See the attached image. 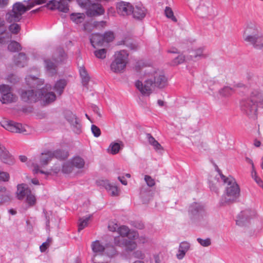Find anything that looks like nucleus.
<instances>
[{
  "label": "nucleus",
  "mask_w": 263,
  "mask_h": 263,
  "mask_svg": "<svg viewBox=\"0 0 263 263\" xmlns=\"http://www.w3.org/2000/svg\"><path fill=\"white\" fill-rule=\"evenodd\" d=\"M9 179V175L6 172L0 171V181H7Z\"/></svg>",
  "instance_id": "obj_58"
},
{
  "label": "nucleus",
  "mask_w": 263,
  "mask_h": 263,
  "mask_svg": "<svg viewBox=\"0 0 263 263\" xmlns=\"http://www.w3.org/2000/svg\"><path fill=\"white\" fill-rule=\"evenodd\" d=\"M1 125L6 130L12 133H23L26 132L25 127L22 124L11 120L4 121Z\"/></svg>",
  "instance_id": "obj_10"
},
{
  "label": "nucleus",
  "mask_w": 263,
  "mask_h": 263,
  "mask_svg": "<svg viewBox=\"0 0 263 263\" xmlns=\"http://www.w3.org/2000/svg\"><path fill=\"white\" fill-rule=\"evenodd\" d=\"M191 245L187 241H183L180 243L178 253L176 257L178 259H182L184 258L186 253L190 250Z\"/></svg>",
  "instance_id": "obj_20"
},
{
  "label": "nucleus",
  "mask_w": 263,
  "mask_h": 263,
  "mask_svg": "<svg viewBox=\"0 0 263 263\" xmlns=\"http://www.w3.org/2000/svg\"><path fill=\"white\" fill-rule=\"evenodd\" d=\"M233 91V89L228 86L223 87L219 90V93L223 97H228Z\"/></svg>",
  "instance_id": "obj_46"
},
{
  "label": "nucleus",
  "mask_w": 263,
  "mask_h": 263,
  "mask_svg": "<svg viewBox=\"0 0 263 263\" xmlns=\"http://www.w3.org/2000/svg\"><path fill=\"white\" fill-rule=\"evenodd\" d=\"M106 51L105 49H98L95 51L94 54L97 58L104 59L106 56Z\"/></svg>",
  "instance_id": "obj_49"
},
{
  "label": "nucleus",
  "mask_w": 263,
  "mask_h": 263,
  "mask_svg": "<svg viewBox=\"0 0 263 263\" xmlns=\"http://www.w3.org/2000/svg\"><path fill=\"white\" fill-rule=\"evenodd\" d=\"M48 89H51V85L47 84L46 85L45 88H42L39 90L40 99L43 100L47 104L53 102L56 99L55 93L53 92L49 91Z\"/></svg>",
  "instance_id": "obj_7"
},
{
  "label": "nucleus",
  "mask_w": 263,
  "mask_h": 263,
  "mask_svg": "<svg viewBox=\"0 0 263 263\" xmlns=\"http://www.w3.org/2000/svg\"><path fill=\"white\" fill-rule=\"evenodd\" d=\"M15 64L20 67H24L27 62V58L24 53L21 52L14 57Z\"/></svg>",
  "instance_id": "obj_24"
},
{
  "label": "nucleus",
  "mask_w": 263,
  "mask_h": 263,
  "mask_svg": "<svg viewBox=\"0 0 263 263\" xmlns=\"http://www.w3.org/2000/svg\"><path fill=\"white\" fill-rule=\"evenodd\" d=\"M66 119L71 125L72 130L77 134L82 132V125L77 116L70 111L66 114Z\"/></svg>",
  "instance_id": "obj_12"
},
{
  "label": "nucleus",
  "mask_w": 263,
  "mask_h": 263,
  "mask_svg": "<svg viewBox=\"0 0 263 263\" xmlns=\"http://www.w3.org/2000/svg\"><path fill=\"white\" fill-rule=\"evenodd\" d=\"M85 18V15L83 13H73L70 15V19L76 24L82 23Z\"/></svg>",
  "instance_id": "obj_31"
},
{
  "label": "nucleus",
  "mask_w": 263,
  "mask_h": 263,
  "mask_svg": "<svg viewBox=\"0 0 263 263\" xmlns=\"http://www.w3.org/2000/svg\"><path fill=\"white\" fill-rule=\"evenodd\" d=\"M146 138L147 139L149 143L151 145H152L154 143V142H155L156 141L155 139L151 135V134H148V133L146 134Z\"/></svg>",
  "instance_id": "obj_63"
},
{
  "label": "nucleus",
  "mask_w": 263,
  "mask_h": 263,
  "mask_svg": "<svg viewBox=\"0 0 263 263\" xmlns=\"http://www.w3.org/2000/svg\"><path fill=\"white\" fill-rule=\"evenodd\" d=\"M204 212L203 208L200 204L194 203L189 208V214L191 219H198Z\"/></svg>",
  "instance_id": "obj_13"
},
{
  "label": "nucleus",
  "mask_w": 263,
  "mask_h": 263,
  "mask_svg": "<svg viewBox=\"0 0 263 263\" xmlns=\"http://www.w3.org/2000/svg\"><path fill=\"white\" fill-rule=\"evenodd\" d=\"M22 18V17L20 16V15L12 9L6 13L5 17L6 20L9 23L20 22Z\"/></svg>",
  "instance_id": "obj_23"
},
{
  "label": "nucleus",
  "mask_w": 263,
  "mask_h": 263,
  "mask_svg": "<svg viewBox=\"0 0 263 263\" xmlns=\"http://www.w3.org/2000/svg\"><path fill=\"white\" fill-rule=\"evenodd\" d=\"M9 31L12 33L14 34H17L20 30H21V26L19 24L12 23L9 26Z\"/></svg>",
  "instance_id": "obj_45"
},
{
  "label": "nucleus",
  "mask_w": 263,
  "mask_h": 263,
  "mask_svg": "<svg viewBox=\"0 0 263 263\" xmlns=\"http://www.w3.org/2000/svg\"><path fill=\"white\" fill-rule=\"evenodd\" d=\"M72 171L70 163H66L63 165L62 171L65 173H69Z\"/></svg>",
  "instance_id": "obj_61"
},
{
  "label": "nucleus",
  "mask_w": 263,
  "mask_h": 263,
  "mask_svg": "<svg viewBox=\"0 0 263 263\" xmlns=\"http://www.w3.org/2000/svg\"><path fill=\"white\" fill-rule=\"evenodd\" d=\"M128 54L124 50L116 53L110 65V70L115 73L123 72L128 63Z\"/></svg>",
  "instance_id": "obj_6"
},
{
  "label": "nucleus",
  "mask_w": 263,
  "mask_h": 263,
  "mask_svg": "<svg viewBox=\"0 0 263 263\" xmlns=\"http://www.w3.org/2000/svg\"><path fill=\"white\" fill-rule=\"evenodd\" d=\"M26 198V201L29 206H32L35 204L36 198L31 191L30 194H29Z\"/></svg>",
  "instance_id": "obj_41"
},
{
  "label": "nucleus",
  "mask_w": 263,
  "mask_h": 263,
  "mask_svg": "<svg viewBox=\"0 0 263 263\" xmlns=\"http://www.w3.org/2000/svg\"><path fill=\"white\" fill-rule=\"evenodd\" d=\"M8 49L11 52H17L22 49V47L18 42L13 41L9 44Z\"/></svg>",
  "instance_id": "obj_38"
},
{
  "label": "nucleus",
  "mask_w": 263,
  "mask_h": 263,
  "mask_svg": "<svg viewBox=\"0 0 263 263\" xmlns=\"http://www.w3.org/2000/svg\"><path fill=\"white\" fill-rule=\"evenodd\" d=\"M218 172H219L218 176L214 177L211 176L209 179V185L211 191L217 193L220 185L219 178L226 185L225 194L220 201V205H224L225 204L234 202L239 197L240 189L233 177L230 176L228 177H226L220 173L218 169Z\"/></svg>",
  "instance_id": "obj_1"
},
{
  "label": "nucleus",
  "mask_w": 263,
  "mask_h": 263,
  "mask_svg": "<svg viewBox=\"0 0 263 263\" xmlns=\"http://www.w3.org/2000/svg\"><path fill=\"white\" fill-rule=\"evenodd\" d=\"M197 240L200 245L204 247H209L211 245V240L210 238H207L205 239L198 238Z\"/></svg>",
  "instance_id": "obj_51"
},
{
  "label": "nucleus",
  "mask_w": 263,
  "mask_h": 263,
  "mask_svg": "<svg viewBox=\"0 0 263 263\" xmlns=\"http://www.w3.org/2000/svg\"><path fill=\"white\" fill-rule=\"evenodd\" d=\"M53 158L51 151L42 153L40 157V163L42 165H47Z\"/></svg>",
  "instance_id": "obj_32"
},
{
  "label": "nucleus",
  "mask_w": 263,
  "mask_h": 263,
  "mask_svg": "<svg viewBox=\"0 0 263 263\" xmlns=\"http://www.w3.org/2000/svg\"><path fill=\"white\" fill-rule=\"evenodd\" d=\"M103 41L104 42L109 43L111 42L114 39V35L112 32L109 31L105 32L103 35Z\"/></svg>",
  "instance_id": "obj_50"
},
{
  "label": "nucleus",
  "mask_w": 263,
  "mask_h": 263,
  "mask_svg": "<svg viewBox=\"0 0 263 263\" xmlns=\"http://www.w3.org/2000/svg\"><path fill=\"white\" fill-rule=\"evenodd\" d=\"M71 164L77 168H81L84 167L85 161L81 157H77L72 160Z\"/></svg>",
  "instance_id": "obj_39"
},
{
  "label": "nucleus",
  "mask_w": 263,
  "mask_h": 263,
  "mask_svg": "<svg viewBox=\"0 0 263 263\" xmlns=\"http://www.w3.org/2000/svg\"><path fill=\"white\" fill-rule=\"evenodd\" d=\"M20 95L22 100L27 103H34L40 100L39 90L34 91L33 89H23L21 90Z\"/></svg>",
  "instance_id": "obj_11"
},
{
  "label": "nucleus",
  "mask_w": 263,
  "mask_h": 263,
  "mask_svg": "<svg viewBox=\"0 0 263 263\" xmlns=\"http://www.w3.org/2000/svg\"><path fill=\"white\" fill-rule=\"evenodd\" d=\"M11 91H12V88L9 85L5 84L0 85V93L2 97L5 96Z\"/></svg>",
  "instance_id": "obj_43"
},
{
  "label": "nucleus",
  "mask_w": 263,
  "mask_h": 263,
  "mask_svg": "<svg viewBox=\"0 0 263 263\" xmlns=\"http://www.w3.org/2000/svg\"><path fill=\"white\" fill-rule=\"evenodd\" d=\"M108 228L110 231L115 232L118 231L119 227L117 224L111 222L108 224Z\"/></svg>",
  "instance_id": "obj_62"
},
{
  "label": "nucleus",
  "mask_w": 263,
  "mask_h": 263,
  "mask_svg": "<svg viewBox=\"0 0 263 263\" xmlns=\"http://www.w3.org/2000/svg\"><path fill=\"white\" fill-rule=\"evenodd\" d=\"M45 6L50 10L58 9L64 13H67L69 11L68 3L66 0H60V1L52 0Z\"/></svg>",
  "instance_id": "obj_9"
},
{
  "label": "nucleus",
  "mask_w": 263,
  "mask_h": 263,
  "mask_svg": "<svg viewBox=\"0 0 263 263\" xmlns=\"http://www.w3.org/2000/svg\"><path fill=\"white\" fill-rule=\"evenodd\" d=\"M31 190L27 185L22 183L17 185V191L16 192V197L18 200H23L25 197L30 194Z\"/></svg>",
  "instance_id": "obj_18"
},
{
  "label": "nucleus",
  "mask_w": 263,
  "mask_h": 263,
  "mask_svg": "<svg viewBox=\"0 0 263 263\" xmlns=\"http://www.w3.org/2000/svg\"><path fill=\"white\" fill-rule=\"evenodd\" d=\"M167 83V79L163 72L156 70L148 74L144 83L138 81L135 85L142 95L148 96L155 88H163L166 86Z\"/></svg>",
  "instance_id": "obj_2"
},
{
  "label": "nucleus",
  "mask_w": 263,
  "mask_h": 263,
  "mask_svg": "<svg viewBox=\"0 0 263 263\" xmlns=\"http://www.w3.org/2000/svg\"><path fill=\"white\" fill-rule=\"evenodd\" d=\"M90 41L94 48H96V46H102L104 43L103 35L100 34H92Z\"/></svg>",
  "instance_id": "obj_25"
},
{
  "label": "nucleus",
  "mask_w": 263,
  "mask_h": 263,
  "mask_svg": "<svg viewBox=\"0 0 263 263\" xmlns=\"http://www.w3.org/2000/svg\"><path fill=\"white\" fill-rule=\"evenodd\" d=\"M30 1L31 0L28 1V4L26 6L27 11L33 7L35 5L42 4L45 3L46 2V0H33L29 2V1Z\"/></svg>",
  "instance_id": "obj_44"
},
{
  "label": "nucleus",
  "mask_w": 263,
  "mask_h": 263,
  "mask_svg": "<svg viewBox=\"0 0 263 263\" xmlns=\"http://www.w3.org/2000/svg\"><path fill=\"white\" fill-rule=\"evenodd\" d=\"M201 11L203 15L205 16H214L216 15L214 8L210 5L209 6H203L201 7Z\"/></svg>",
  "instance_id": "obj_29"
},
{
  "label": "nucleus",
  "mask_w": 263,
  "mask_h": 263,
  "mask_svg": "<svg viewBox=\"0 0 263 263\" xmlns=\"http://www.w3.org/2000/svg\"><path fill=\"white\" fill-rule=\"evenodd\" d=\"M114 244L120 247L125 248L127 251H132L137 247V243L135 241L120 237L115 238Z\"/></svg>",
  "instance_id": "obj_8"
},
{
  "label": "nucleus",
  "mask_w": 263,
  "mask_h": 263,
  "mask_svg": "<svg viewBox=\"0 0 263 263\" xmlns=\"http://www.w3.org/2000/svg\"><path fill=\"white\" fill-rule=\"evenodd\" d=\"M106 22L102 21L100 22H94L93 26L97 28L101 29L104 28L106 26Z\"/></svg>",
  "instance_id": "obj_59"
},
{
  "label": "nucleus",
  "mask_w": 263,
  "mask_h": 263,
  "mask_svg": "<svg viewBox=\"0 0 263 263\" xmlns=\"http://www.w3.org/2000/svg\"><path fill=\"white\" fill-rule=\"evenodd\" d=\"M144 180L147 185L149 187H152L155 184V180L149 175H145L144 176Z\"/></svg>",
  "instance_id": "obj_54"
},
{
  "label": "nucleus",
  "mask_w": 263,
  "mask_h": 263,
  "mask_svg": "<svg viewBox=\"0 0 263 263\" xmlns=\"http://www.w3.org/2000/svg\"><path fill=\"white\" fill-rule=\"evenodd\" d=\"M91 248L94 253H102L105 249V248L102 245L98 240L92 242Z\"/></svg>",
  "instance_id": "obj_36"
},
{
  "label": "nucleus",
  "mask_w": 263,
  "mask_h": 263,
  "mask_svg": "<svg viewBox=\"0 0 263 263\" xmlns=\"http://www.w3.org/2000/svg\"><path fill=\"white\" fill-rule=\"evenodd\" d=\"M97 184L99 186H102L112 196L118 195V190L116 186L110 184L107 180H100L97 181Z\"/></svg>",
  "instance_id": "obj_17"
},
{
  "label": "nucleus",
  "mask_w": 263,
  "mask_h": 263,
  "mask_svg": "<svg viewBox=\"0 0 263 263\" xmlns=\"http://www.w3.org/2000/svg\"><path fill=\"white\" fill-rule=\"evenodd\" d=\"M26 82L28 86L33 88H37L44 84L43 80L31 76H28L26 78Z\"/></svg>",
  "instance_id": "obj_21"
},
{
  "label": "nucleus",
  "mask_w": 263,
  "mask_h": 263,
  "mask_svg": "<svg viewBox=\"0 0 263 263\" xmlns=\"http://www.w3.org/2000/svg\"><path fill=\"white\" fill-rule=\"evenodd\" d=\"M80 73L82 78V83L84 86L86 85L90 80V77L86 70V69L82 67L80 69Z\"/></svg>",
  "instance_id": "obj_35"
},
{
  "label": "nucleus",
  "mask_w": 263,
  "mask_h": 263,
  "mask_svg": "<svg viewBox=\"0 0 263 263\" xmlns=\"http://www.w3.org/2000/svg\"><path fill=\"white\" fill-rule=\"evenodd\" d=\"M12 9L21 17H22V15L27 11L26 6L21 2L15 3L13 5Z\"/></svg>",
  "instance_id": "obj_28"
},
{
  "label": "nucleus",
  "mask_w": 263,
  "mask_h": 263,
  "mask_svg": "<svg viewBox=\"0 0 263 263\" xmlns=\"http://www.w3.org/2000/svg\"><path fill=\"white\" fill-rule=\"evenodd\" d=\"M165 16L169 18H171L173 21L176 22L177 21V18L174 15V13L172 9L169 7H166L165 9Z\"/></svg>",
  "instance_id": "obj_48"
},
{
  "label": "nucleus",
  "mask_w": 263,
  "mask_h": 263,
  "mask_svg": "<svg viewBox=\"0 0 263 263\" xmlns=\"http://www.w3.org/2000/svg\"><path fill=\"white\" fill-rule=\"evenodd\" d=\"M67 84L66 80L64 79L60 80L57 81L54 86V89L61 95Z\"/></svg>",
  "instance_id": "obj_34"
},
{
  "label": "nucleus",
  "mask_w": 263,
  "mask_h": 263,
  "mask_svg": "<svg viewBox=\"0 0 263 263\" xmlns=\"http://www.w3.org/2000/svg\"><path fill=\"white\" fill-rule=\"evenodd\" d=\"M247 79L251 85H257V83H259V78L251 73L247 74Z\"/></svg>",
  "instance_id": "obj_42"
},
{
  "label": "nucleus",
  "mask_w": 263,
  "mask_h": 263,
  "mask_svg": "<svg viewBox=\"0 0 263 263\" xmlns=\"http://www.w3.org/2000/svg\"><path fill=\"white\" fill-rule=\"evenodd\" d=\"M52 158H55L59 160H64L67 158L68 153L61 149H57L54 151H51Z\"/></svg>",
  "instance_id": "obj_33"
},
{
  "label": "nucleus",
  "mask_w": 263,
  "mask_h": 263,
  "mask_svg": "<svg viewBox=\"0 0 263 263\" xmlns=\"http://www.w3.org/2000/svg\"><path fill=\"white\" fill-rule=\"evenodd\" d=\"M17 97L12 93V91L7 94L5 96L1 97L0 101L3 104H8L16 102Z\"/></svg>",
  "instance_id": "obj_26"
},
{
  "label": "nucleus",
  "mask_w": 263,
  "mask_h": 263,
  "mask_svg": "<svg viewBox=\"0 0 263 263\" xmlns=\"http://www.w3.org/2000/svg\"><path fill=\"white\" fill-rule=\"evenodd\" d=\"M242 111L249 118L255 119L258 108H263V90L260 88L253 89L250 97L240 103Z\"/></svg>",
  "instance_id": "obj_3"
},
{
  "label": "nucleus",
  "mask_w": 263,
  "mask_h": 263,
  "mask_svg": "<svg viewBox=\"0 0 263 263\" xmlns=\"http://www.w3.org/2000/svg\"><path fill=\"white\" fill-rule=\"evenodd\" d=\"M0 159L5 163L10 164L12 162V159L9 152L5 147L0 144Z\"/></svg>",
  "instance_id": "obj_22"
},
{
  "label": "nucleus",
  "mask_w": 263,
  "mask_h": 263,
  "mask_svg": "<svg viewBox=\"0 0 263 263\" xmlns=\"http://www.w3.org/2000/svg\"><path fill=\"white\" fill-rule=\"evenodd\" d=\"M204 49L203 48H199L192 52L191 55L192 60H197L199 58H205L208 57V54L204 53Z\"/></svg>",
  "instance_id": "obj_30"
},
{
  "label": "nucleus",
  "mask_w": 263,
  "mask_h": 263,
  "mask_svg": "<svg viewBox=\"0 0 263 263\" xmlns=\"http://www.w3.org/2000/svg\"><path fill=\"white\" fill-rule=\"evenodd\" d=\"M90 216L87 217L85 218H80L79 219V223L78 224V231L80 232L82 230H83L85 227L87 226L88 224V222L90 218Z\"/></svg>",
  "instance_id": "obj_40"
},
{
  "label": "nucleus",
  "mask_w": 263,
  "mask_h": 263,
  "mask_svg": "<svg viewBox=\"0 0 263 263\" xmlns=\"http://www.w3.org/2000/svg\"><path fill=\"white\" fill-rule=\"evenodd\" d=\"M66 57L63 49L59 47L54 53L52 58L44 59L45 68L48 75L53 76L57 73L59 64L65 60Z\"/></svg>",
  "instance_id": "obj_5"
},
{
  "label": "nucleus",
  "mask_w": 263,
  "mask_h": 263,
  "mask_svg": "<svg viewBox=\"0 0 263 263\" xmlns=\"http://www.w3.org/2000/svg\"><path fill=\"white\" fill-rule=\"evenodd\" d=\"M92 0H78L79 5L81 7L87 8L91 4Z\"/></svg>",
  "instance_id": "obj_55"
},
{
  "label": "nucleus",
  "mask_w": 263,
  "mask_h": 263,
  "mask_svg": "<svg viewBox=\"0 0 263 263\" xmlns=\"http://www.w3.org/2000/svg\"><path fill=\"white\" fill-rule=\"evenodd\" d=\"M116 8L119 14L125 16L131 14L133 6L128 3L121 2L117 3Z\"/></svg>",
  "instance_id": "obj_15"
},
{
  "label": "nucleus",
  "mask_w": 263,
  "mask_h": 263,
  "mask_svg": "<svg viewBox=\"0 0 263 263\" xmlns=\"http://www.w3.org/2000/svg\"><path fill=\"white\" fill-rule=\"evenodd\" d=\"M154 147V149L156 151H161L163 150V147L161 145V144L156 140L155 142L152 145Z\"/></svg>",
  "instance_id": "obj_64"
},
{
  "label": "nucleus",
  "mask_w": 263,
  "mask_h": 263,
  "mask_svg": "<svg viewBox=\"0 0 263 263\" xmlns=\"http://www.w3.org/2000/svg\"><path fill=\"white\" fill-rule=\"evenodd\" d=\"M147 13L146 9L142 5L133 6L131 14L133 17L136 20H141L145 17Z\"/></svg>",
  "instance_id": "obj_16"
},
{
  "label": "nucleus",
  "mask_w": 263,
  "mask_h": 263,
  "mask_svg": "<svg viewBox=\"0 0 263 263\" xmlns=\"http://www.w3.org/2000/svg\"><path fill=\"white\" fill-rule=\"evenodd\" d=\"M91 132L93 136L96 137H98L101 135V130L100 128L95 125H92L91 127Z\"/></svg>",
  "instance_id": "obj_56"
},
{
  "label": "nucleus",
  "mask_w": 263,
  "mask_h": 263,
  "mask_svg": "<svg viewBox=\"0 0 263 263\" xmlns=\"http://www.w3.org/2000/svg\"><path fill=\"white\" fill-rule=\"evenodd\" d=\"M91 8L87 9L86 14L88 16H99L103 14L105 10L100 4H92L91 3Z\"/></svg>",
  "instance_id": "obj_19"
},
{
  "label": "nucleus",
  "mask_w": 263,
  "mask_h": 263,
  "mask_svg": "<svg viewBox=\"0 0 263 263\" xmlns=\"http://www.w3.org/2000/svg\"><path fill=\"white\" fill-rule=\"evenodd\" d=\"M243 39L256 49L263 48V34L255 22H247L243 33Z\"/></svg>",
  "instance_id": "obj_4"
},
{
  "label": "nucleus",
  "mask_w": 263,
  "mask_h": 263,
  "mask_svg": "<svg viewBox=\"0 0 263 263\" xmlns=\"http://www.w3.org/2000/svg\"><path fill=\"white\" fill-rule=\"evenodd\" d=\"M121 146H123V144L121 141L119 142H112L108 148V152L112 155L116 154L119 153Z\"/></svg>",
  "instance_id": "obj_27"
},
{
  "label": "nucleus",
  "mask_w": 263,
  "mask_h": 263,
  "mask_svg": "<svg viewBox=\"0 0 263 263\" xmlns=\"http://www.w3.org/2000/svg\"><path fill=\"white\" fill-rule=\"evenodd\" d=\"M52 242V238L48 237L46 241L42 243V245L40 246V251L42 252H44L46 251V250L50 246L51 243Z\"/></svg>",
  "instance_id": "obj_52"
},
{
  "label": "nucleus",
  "mask_w": 263,
  "mask_h": 263,
  "mask_svg": "<svg viewBox=\"0 0 263 263\" xmlns=\"http://www.w3.org/2000/svg\"><path fill=\"white\" fill-rule=\"evenodd\" d=\"M118 232L122 236L121 237L125 238L129 234V230L127 227L122 226L119 227Z\"/></svg>",
  "instance_id": "obj_47"
},
{
  "label": "nucleus",
  "mask_w": 263,
  "mask_h": 263,
  "mask_svg": "<svg viewBox=\"0 0 263 263\" xmlns=\"http://www.w3.org/2000/svg\"><path fill=\"white\" fill-rule=\"evenodd\" d=\"M133 256L137 258L143 259L145 257V254L141 250H137L133 253Z\"/></svg>",
  "instance_id": "obj_57"
},
{
  "label": "nucleus",
  "mask_w": 263,
  "mask_h": 263,
  "mask_svg": "<svg viewBox=\"0 0 263 263\" xmlns=\"http://www.w3.org/2000/svg\"><path fill=\"white\" fill-rule=\"evenodd\" d=\"M185 61V57L183 55L180 54L178 55L177 58H176L172 61L173 65H177L178 64H182Z\"/></svg>",
  "instance_id": "obj_53"
},
{
  "label": "nucleus",
  "mask_w": 263,
  "mask_h": 263,
  "mask_svg": "<svg viewBox=\"0 0 263 263\" xmlns=\"http://www.w3.org/2000/svg\"><path fill=\"white\" fill-rule=\"evenodd\" d=\"M257 212L253 209H247L242 212L238 215V220H236L237 224L240 225L241 222H244L246 221H249L250 219L256 217Z\"/></svg>",
  "instance_id": "obj_14"
},
{
  "label": "nucleus",
  "mask_w": 263,
  "mask_h": 263,
  "mask_svg": "<svg viewBox=\"0 0 263 263\" xmlns=\"http://www.w3.org/2000/svg\"><path fill=\"white\" fill-rule=\"evenodd\" d=\"M12 199L11 193L7 191L0 194V205L10 202Z\"/></svg>",
  "instance_id": "obj_37"
},
{
  "label": "nucleus",
  "mask_w": 263,
  "mask_h": 263,
  "mask_svg": "<svg viewBox=\"0 0 263 263\" xmlns=\"http://www.w3.org/2000/svg\"><path fill=\"white\" fill-rule=\"evenodd\" d=\"M32 166L33 167V173L34 174H37V173H38L40 172L41 174H49L48 173L45 172H44V171H43L42 170L39 171V165L37 164H36V163H32Z\"/></svg>",
  "instance_id": "obj_60"
}]
</instances>
